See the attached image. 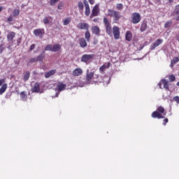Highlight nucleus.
<instances>
[{"label":"nucleus","instance_id":"obj_53","mask_svg":"<svg viewBox=\"0 0 179 179\" xmlns=\"http://www.w3.org/2000/svg\"><path fill=\"white\" fill-rule=\"evenodd\" d=\"M176 40H178V41H179V34L176 36Z\"/></svg>","mask_w":179,"mask_h":179},{"label":"nucleus","instance_id":"obj_46","mask_svg":"<svg viewBox=\"0 0 179 179\" xmlns=\"http://www.w3.org/2000/svg\"><path fill=\"white\" fill-rule=\"evenodd\" d=\"M77 85L79 87H83V86H85V83H78Z\"/></svg>","mask_w":179,"mask_h":179},{"label":"nucleus","instance_id":"obj_35","mask_svg":"<svg viewBox=\"0 0 179 179\" xmlns=\"http://www.w3.org/2000/svg\"><path fill=\"white\" fill-rule=\"evenodd\" d=\"M20 13V11L17 9H15L13 12V15L15 17H16V16H19Z\"/></svg>","mask_w":179,"mask_h":179},{"label":"nucleus","instance_id":"obj_57","mask_svg":"<svg viewBox=\"0 0 179 179\" xmlns=\"http://www.w3.org/2000/svg\"><path fill=\"white\" fill-rule=\"evenodd\" d=\"M143 47H144V46L143 45V46L141 48V50H143Z\"/></svg>","mask_w":179,"mask_h":179},{"label":"nucleus","instance_id":"obj_37","mask_svg":"<svg viewBox=\"0 0 179 179\" xmlns=\"http://www.w3.org/2000/svg\"><path fill=\"white\" fill-rule=\"evenodd\" d=\"M172 23H173V22H171V21H168L167 22L165 23L164 27H165L166 29H169V27H170V26H171Z\"/></svg>","mask_w":179,"mask_h":179},{"label":"nucleus","instance_id":"obj_27","mask_svg":"<svg viewBox=\"0 0 179 179\" xmlns=\"http://www.w3.org/2000/svg\"><path fill=\"white\" fill-rule=\"evenodd\" d=\"M178 62H179V57H174L173 59L171 62V68H173V66H174V65H176V64H177Z\"/></svg>","mask_w":179,"mask_h":179},{"label":"nucleus","instance_id":"obj_17","mask_svg":"<svg viewBox=\"0 0 179 179\" xmlns=\"http://www.w3.org/2000/svg\"><path fill=\"white\" fill-rule=\"evenodd\" d=\"M15 36H16V33L13 31L9 32L7 35L8 41H13V38H15Z\"/></svg>","mask_w":179,"mask_h":179},{"label":"nucleus","instance_id":"obj_24","mask_svg":"<svg viewBox=\"0 0 179 179\" xmlns=\"http://www.w3.org/2000/svg\"><path fill=\"white\" fill-rule=\"evenodd\" d=\"M6 89H8V84L6 83L3 84V85L0 88V95L3 94V93L6 92Z\"/></svg>","mask_w":179,"mask_h":179},{"label":"nucleus","instance_id":"obj_10","mask_svg":"<svg viewBox=\"0 0 179 179\" xmlns=\"http://www.w3.org/2000/svg\"><path fill=\"white\" fill-rule=\"evenodd\" d=\"M158 86H159V89H169V80L163 79L159 83Z\"/></svg>","mask_w":179,"mask_h":179},{"label":"nucleus","instance_id":"obj_43","mask_svg":"<svg viewBox=\"0 0 179 179\" xmlns=\"http://www.w3.org/2000/svg\"><path fill=\"white\" fill-rule=\"evenodd\" d=\"M29 62L31 64H34V62H37V59L36 58H31V59H30Z\"/></svg>","mask_w":179,"mask_h":179},{"label":"nucleus","instance_id":"obj_47","mask_svg":"<svg viewBox=\"0 0 179 179\" xmlns=\"http://www.w3.org/2000/svg\"><path fill=\"white\" fill-rule=\"evenodd\" d=\"M17 45H20V43H22V38H19L17 40Z\"/></svg>","mask_w":179,"mask_h":179},{"label":"nucleus","instance_id":"obj_22","mask_svg":"<svg viewBox=\"0 0 179 179\" xmlns=\"http://www.w3.org/2000/svg\"><path fill=\"white\" fill-rule=\"evenodd\" d=\"M55 72H57V70H50V71L45 73V78H46V79H48V78L52 76V75H54Z\"/></svg>","mask_w":179,"mask_h":179},{"label":"nucleus","instance_id":"obj_3","mask_svg":"<svg viewBox=\"0 0 179 179\" xmlns=\"http://www.w3.org/2000/svg\"><path fill=\"white\" fill-rule=\"evenodd\" d=\"M163 113H164V108L163 106H159L157 110L152 113L151 116L152 118H158V120H160V118H164L162 115Z\"/></svg>","mask_w":179,"mask_h":179},{"label":"nucleus","instance_id":"obj_16","mask_svg":"<svg viewBox=\"0 0 179 179\" xmlns=\"http://www.w3.org/2000/svg\"><path fill=\"white\" fill-rule=\"evenodd\" d=\"M31 92H33V93L40 92V84L36 83L31 88Z\"/></svg>","mask_w":179,"mask_h":179},{"label":"nucleus","instance_id":"obj_41","mask_svg":"<svg viewBox=\"0 0 179 179\" xmlns=\"http://www.w3.org/2000/svg\"><path fill=\"white\" fill-rule=\"evenodd\" d=\"M169 79L170 82H174V80H176V76L171 75L169 76Z\"/></svg>","mask_w":179,"mask_h":179},{"label":"nucleus","instance_id":"obj_59","mask_svg":"<svg viewBox=\"0 0 179 179\" xmlns=\"http://www.w3.org/2000/svg\"><path fill=\"white\" fill-rule=\"evenodd\" d=\"M0 40H1V37H0Z\"/></svg>","mask_w":179,"mask_h":179},{"label":"nucleus","instance_id":"obj_30","mask_svg":"<svg viewBox=\"0 0 179 179\" xmlns=\"http://www.w3.org/2000/svg\"><path fill=\"white\" fill-rule=\"evenodd\" d=\"M43 51H45H45H52V45H51V44L47 45L45 47Z\"/></svg>","mask_w":179,"mask_h":179},{"label":"nucleus","instance_id":"obj_18","mask_svg":"<svg viewBox=\"0 0 179 179\" xmlns=\"http://www.w3.org/2000/svg\"><path fill=\"white\" fill-rule=\"evenodd\" d=\"M61 45L59 44H55L52 45V52H57L59 51V49L61 48Z\"/></svg>","mask_w":179,"mask_h":179},{"label":"nucleus","instance_id":"obj_26","mask_svg":"<svg viewBox=\"0 0 179 179\" xmlns=\"http://www.w3.org/2000/svg\"><path fill=\"white\" fill-rule=\"evenodd\" d=\"M146 29H148V24L143 22L140 27V31H141V33H143V31H145Z\"/></svg>","mask_w":179,"mask_h":179},{"label":"nucleus","instance_id":"obj_36","mask_svg":"<svg viewBox=\"0 0 179 179\" xmlns=\"http://www.w3.org/2000/svg\"><path fill=\"white\" fill-rule=\"evenodd\" d=\"M57 2H59V0H50V6H55V3H57Z\"/></svg>","mask_w":179,"mask_h":179},{"label":"nucleus","instance_id":"obj_25","mask_svg":"<svg viewBox=\"0 0 179 179\" xmlns=\"http://www.w3.org/2000/svg\"><path fill=\"white\" fill-rule=\"evenodd\" d=\"M80 46L81 48H85V47L87 46V43H86V40H85V38L80 39Z\"/></svg>","mask_w":179,"mask_h":179},{"label":"nucleus","instance_id":"obj_11","mask_svg":"<svg viewBox=\"0 0 179 179\" xmlns=\"http://www.w3.org/2000/svg\"><path fill=\"white\" fill-rule=\"evenodd\" d=\"M113 34L115 40H118V38H120V28L118 27L114 26L113 27Z\"/></svg>","mask_w":179,"mask_h":179},{"label":"nucleus","instance_id":"obj_58","mask_svg":"<svg viewBox=\"0 0 179 179\" xmlns=\"http://www.w3.org/2000/svg\"><path fill=\"white\" fill-rule=\"evenodd\" d=\"M109 83H104V85H108Z\"/></svg>","mask_w":179,"mask_h":179},{"label":"nucleus","instance_id":"obj_54","mask_svg":"<svg viewBox=\"0 0 179 179\" xmlns=\"http://www.w3.org/2000/svg\"><path fill=\"white\" fill-rule=\"evenodd\" d=\"M2 9H3V7H0V12H2Z\"/></svg>","mask_w":179,"mask_h":179},{"label":"nucleus","instance_id":"obj_29","mask_svg":"<svg viewBox=\"0 0 179 179\" xmlns=\"http://www.w3.org/2000/svg\"><path fill=\"white\" fill-rule=\"evenodd\" d=\"M29 78H30V71H27L24 75V78H23L24 82H27Z\"/></svg>","mask_w":179,"mask_h":179},{"label":"nucleus","instance_id":"obj_4","mask_svg":"<svg viewBox=\"0 0 179 179\" xmlns=\"http://www.w3.org/2000/svg\"><path fill=\"white\" fill-rule=\"evenodd\" d=\"M103 24L106 27L107 34L109 36H113V29L111 27V24L107 17L103 18Z\"/></svg>","mask_w":179,"mask_h":179},{"label":"nucleus","instance_id":"obj_13","mask_svg":"<svg viewBox=\"0 0 179 179\" xmlns=\"http://www.w3.org/2000/svg\"><path fill=\"white\" fill-rule=\"evenodd\" d=\"M45 33V31L44 30V28L42 29H36L34 30V34L36 37H38V36H43V34Z\"/></svg>","mask_w":179,"mask_h":179},{"label":"nucleus","instance_id":"obj_45","mask_svg":"<svg viewBox=\"0 0 179 179\" xmlns=\"http://www.w3.org/2000/svg\"><path fill=\"white\" fill-rule=\"evenodd\" d=\"M34 48H36V45L32 44L30 47L29 51H33V50H34Z\"/></svg>","mask_w":179,"mask_h":179},{"label":"nucleus","instance_id":"obj_52","mask_svg":"<svg viewBox=\"0 0 179 179\" xmlns=\"http://www.w3.org/2000/svg\"><path fill=\"white\" fill-rule=\"evenodd\" d=\"M175 19H176V20L178 21L179 20V15L176 17H175Z\"/></svg>","mask_w":179,"mask_h":179},{"label":"nucleus","instance_id":"obj_51","mask_svg":"<svg viewBox=\"0 0 179 179\" xmlns=\"http://www.w3.org/2000/svg\"><path fill=\"white\" fill-rule=\"evenodd\" d=\"M13 19L12 18V17H9L8 18V22H13Z\"/></svg>","mask_w":179,"mask_h":179},{"label":"nucleus","instance_id":"obj_48","mask_svg":"<svg viewBox=\"0 0 179 179\" xmlns=\"http://www.w3.org/2000/svg\"><path fill=\"white\" fill-rule=\"evenodd\" d=\"M5 83V79H1L0 80V86H2Z\"/></svg>","mask_w":179,"mask_h":179},{"label":"nucleus","instance_id":"obj_6","mask_svg":"<svg viewBox=\"0 0 179 179\" xmlns=\"http://www.w3.org/2000/svg\"><path fill=\"white\" fill-rule=\"evenodd\" d=\"M65 89H66V85L62 83H59V84L57 85V87L55 88V96H52V98H55V97H58V96H59V92H62L63 90H65Z\"/></svg>","mask_w":179,"mask_h":179},{"label":"nucleus","instance_id":"obj_21","mask_svg":"<svg viewBox=\"0 0 179 179\" xmlns=\"http://www.w3.org/2000/svg\"><path fill=\"white\" fill-rule=\"evenodd\" d=\"M45 51H43L42 52H41V55H39L37 57H36V61H37V62H43V59H44V57H45Z\"/></svg>","mask_w":179,"mask_h":179},{"label":"nucleus","instance_id":"obj_31","mask_svg":"<svg viewBox=\"0 0 179 179\" xmlns=\"http://www.w3.org/2000/svg\"><path fill=\"white\" fill-rule=\"evenodd\" d=\"M63 23L64 26H68V24L71 23V17H67L64 19Z\"/></svg>","mask_w":179,"mask_h":179},{"label":"nucleus","instance_id":"obj_44","mask_svg":"<svg viewBox=\"0 0 179 179\" xmlns=\"http://www.w3.org/2000/svg\"><path fill=\"white\" fill-rule=\"evenodd\" d=\"M173 101H176V103H178L179 104V96H178L173 97Z\"/></svg>","mask_w":179,"mask_h":179},{"label":"nucleus","instance_id":"obj_8","mask_svg":"<svg viewBox=\"0 0 179 179\" xmlns=\"http://www.w3.org/2000/svg\"><path fill=\"white\" fill-rule=\"evenodd\" d=\"M162 43H163V39L158 38L152 44L150 45V50H151V51H153V50H155L156 47H159V45H160V44H162Z\"/></svg>","mask_w":179,"mask_h":179},{"label":"nucleus","instance_id":"obj_40","mask_svg":"<svg viewBox=\"0 0 179 179\" xmlns=\"http://www.w3.org/2000/svg\"><path fill=\"white\" fill-rule=\"evenodd\" d=\"M64 3L62 1L59 3V4L57 6V9L62 10V8H64Z\"/></svg>","mask_w":179,"mask_h":179},{"label":"nucleus","instance_id":"obj_12","mask_svg":"<svg viewBox=\"0 0 179 179\" xmlns=\"http://www.w3.org/2000/svg\"><path fill=\"white\" fill-rule=\"evenodd\" d=\"M78 29H80L81 30H89V24L87 23H83V22H80L77 25Z\"/></svg>","mask_w":179,"mask_h":179},{"label":"nucleus","instance_id":"obj_56","mask_svg":"<svg viewBox=\"0 0 179 179\" xmlns=\"http://www.w3.org/2000/svg\"><path fill=\"white\" fill-rule=\"evenodd\" d=\"M177 86H179V81L176 83Z\"/></svg>","mask_w":179,"mask_h":179},{"label":"nucleus","instance_id":"obj_23","mask_svg":"<svg viewBox=\"0 0 179 179\" xmlns=\"http://www.w3.org/2000/svg\"><path fill=\"white\" fill-rule=\"evenodd\" d=\"M125 39L127 40V41H131V40H132V33L131 32V31H127L126 32Z\"/></svg>","mask_w":179,"mask_h":179},{"label":"nucleus","instance_id":"obj_50","mask_svg":"<svg viewBox=\"0 0 179 179\" xmlns=\"http://www.w3.org/2000/svg\"><path fill=\"white\" fill-rule=\"evenodd\" d=\"M88 1H89L91 5H94V0H88Z\"/></svg>","mask_w":179,"mask_h":179},{"label":"nucleus","instance_id":"obj_20","mask_svg":"<svg viewBox=\"0 0 179 179\" xmlns=\"http://www.w3.org/2000/svg\"><path fill=\"white\" fill-rule=\"evenodd\" d=\"M110 65H111V63H108L107 64H103L99 68V71L101 73H103L106 69H108V68H110Z\"/></svg>","mask_w":179,"mask_h":179},{"label":"nucleus","instance_id":"obj_42","mask_svg":"<svg viewBox=\"0 0 179 179\" xmlns=\"http://www.w3.org/2000/svg\"><path fill=\"white\" fill-rule=\"evenodd\" d=\"M175 15H179V4L176 6Z\"/></svg>","mask_w":179,"mask_h":179},{"label":"nucleus","instance_id":"obj_15","mask_svg":"<svg viewBox=\"0 0 179 179\" xmlns=\"http://www.w3.org/2000/svg\"><path fill=\"white\" fill-rule=\"evenodd\" d=\"M83 73V70L80 68H77L73 71V76H80Z\"/></svg>","mask_w":179,"mask_h":179},{"label":"nucleus","instance_id":"obj_60","mask_svg":"<svg viewBox=\"0 0 179 179\" xmlns=\"http://www.w3.org/2000/svg\"><path fill=\"white\" fill-rule=\"evenodd\" d=\"M0 34H1V32H0Z\"/></svg>","mask_w":179,"mask_h":179},{"label":"nucleus","instance_id":"obj_55","mask_svg":"<svg viewBox=\"0 0 179 179\" xmlns=\"http://www.w3.org/2000/svg\"><path fill=\"white\" fill-rule=\"evenodd\" d=\"M94 22H97V19H94Z\"/></svg>","mask_w":179,"mask_h":179},{"label":"nucleus","instance_id":"obj_14","mask_svg":"<svg viewBox=\"0 0 179 179\" xmlns=\"http://www.w3.org/2000/svg\"><path fill=\"white\" fill-rule=\"evenodd\" d=\"M84 5L85 8V15L89 16V15H90V6L86 0H84Z\"/></svg>","mask_w":179,"mask_h":179},{"label":"nucleus","instance_id":"obj_19","mask_svg":"<svg viewBox=\"0 0 179 179\" xmlns=\"http://www.w3.org/2000/svg\"><path fill=\"white\" fill-rule=\"evenodd\" d=\"M92 31L93 34H96V36H99L100 34V28L97 26H94L92 27Z\"/></svg>","mask_w":179,"mask_h":179},{"label":"nucleus","instance_id":"obj_28","mask_svg":"<svg viewBox=\"0 0 179 179\" xmlns=\"http://www.w3.org/2000/svg\"><path fill=\"white\" fill-rule=\"evenodd\" d=\"M20 98L23 101H26V100H27V94H26L25 92H22L20 93Z\"/></svg>","mask_w":179,"mask_h":179},{"label":"nucleus","instance_id":"obj_49","mask_svg":"<svg viewBox=\"0 0 179 179\" xmlns=\"http://www.w3.org/2000/svg\"><path fill=\"white\" fill-rule=\"evenodd\" d=\"M167 122H169V119H168V118H166L165 120H164V123H163V124H164V125H166V124H167Z\"/></svg>","mask_w":179,"mask_h":179},{"label":"nucleus","instance_id":"obj_2","mask_svg":"<svg viewBox=\"0 0 179 179\" xmlns=\"http://www.w3.org/2000/svg\"><path fill=\"white\" fill-rule=\"evenodd\" d=\"M108 16L113 17L115 22H119L120 19L122 17V15L120 14V12L113 9L108 10Z\"/></svg>","mask_w":179,"mask_h":179},{"label":"nucleus","instance_id":"obj_1","mask_svg":"<svg viewBox=\"0 0 179 179\" xmlns=\"http://www.w3.org/2000/svg\"><path fill=\"white\" fill-rule=\"evenodd\" d=\"M97 82H101L99 80V76L94 75V72L87 70L86 73V85H93V83H96Z\"/></svg>","mask_w":179,"mask_h":179},{"label":"nucleus","instance_id":"obj_39","mask_svg":"<svg viewBox=\"0 0 179 179\" xmlns=\"http://www.w3.org/2000/svg\"><path fill=\"white\" fill-rule=\"evenodd\" d=\"M43 22L44 24H48L50 23V19H48L47 17H45L43 18Z\"/></svg>","mask_w":179,"mask_h":179},{"label":"nucleus","instance_id":"obj_33","mask_svg":"<svg viewBox=\"0 0 179 179\" xmlns=\"http://www.w3.org/2000/svg\"><path fill=\"white\" fill-rule=\"evenodd\" d=\"M78 9L80 10H83V8H85V6L83 5V3L82 1H79L78 3Z\"/></svg>","mask_w":179,"mask_h":179},{"label":"nucleus","instance_id":"obj_34","mask_svg":"<svg viewBox=\"0 0 179 179\" xmlns=\"http://www.w3.org/2000/svg\"><path fill=\"white\" fill-rule=\"evenodd\" d=\"M116 9H117V10H122V9H124V5H122V3H117L116 5Z\"/></svg>","mask_w":179,"mask_h":179},{"label":"nucleus","instance_id":"obj_32","mask_svg":"<svg viewBox=\"0 0 179 179\" xmlns=\"http://www.w3.org/2000/svg\"><path fill=\"white\" fill-rule=\"evenodd\" d=\"M85 37L87 41H90V32H89V29L85 31Z\"/></svg>","mask_w":179,"mask_h":179},{"label":"nucleus","instance_id":"obj_38","mask_svg":"<svg viewBox=\"0 0 179 179\" xmlns=\"http://www.w3.org/2000/svg\"><path fill=\"white\" fill-rule=\"evenodd\" d=\"M5 51V44L2 43L0 45V54H2Z\"/></svg>","mask_w":179,"mask_h":179},{"label":"nucleus","instance_id":"obj_9","mask_svg":"<svg viewBox=\"0 0 179 179\" xmlns=\"http://www.w3.org/2000/svg\"><path fill=\"white\" fill-rule=\"evenodd\" d=\"M99 13H100V8H99V4H96L94 6L92 10V14L90 17H94L95 16H99Z\"/></svg>","mask_w":179,"mask_h":179},{"label":"nucleus","instance_id":"obj_7","mask_svg":"<svg viewBox=\"0 0 179 179\" xmlns=\"http://www.w3.org/2000/svg\"><path fill=\"white\" fill-rule=\"evenodd\" d=\"M141 14L139 13H134L131 15V23H133V24H138V23H139V22H141Z\"/></svg>","mask_w":179,"mask_h":179},{"label":"nucleus","instance_id":"obj_5","mask_svg":"<svg viewBox=\"0 0 179 179\" xmlns=\"http://www.w3.org/2000/svg\"><path fill=\"white\" fill-rule=\"evenodd\" d=\"M94 58V55H83L80 58V62H84L86 65L91 63Z\"/></svg>","mask_w":179,"mask_h":179}]
</instances>
